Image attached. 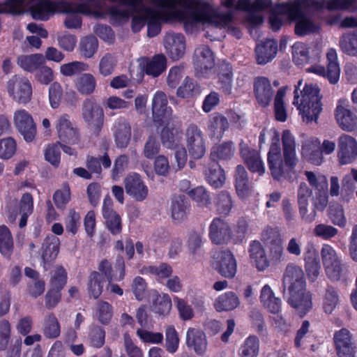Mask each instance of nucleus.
Returning <instances> with one entry per match:
<instances>
[{"instance_id":"obj_21","label":"nucleus","mask_w":357,"mask_h":357,"mask_svg":"<svg viewBox=\"0 0 357 357\" xmlns=\"http://www.w3.org/2000/svg\"><path fill=\"white\" fill-rule=\"evenodd\" d=\"M56 129L58 137L61 142L70 144H75L79 142L78 130L73 127L68 114H64L59 117Z\"/></svg>"},{"instance_id":"obj_9","label":"nucleus","mask_w":357,"mask_h":357,"mask_svg":"<svg viewBox=\"0 0 357 357\" xmlns=\"http://www.w3.org/2000/svg\"><path fill=\"white\" fill-rule=\"evenodd\" d=\"M253 93L256 104L260 108L269 107L275 98V90L271 80L264 76H258L253 80Z\"/></svg>"},{"instance_id":"obj_22","label":"nucleus","mask_w":357,"mask_h":357,"mask_svg":"<svg viewBox=\"0 0 357 357\" xmlns=\"http://www.w3.org/2000/svg\"><path fill=\"white\" fill-rule=\"evenodd\" d=\"M337 158L340 165L351 163L357 155V142L355 138L342 135L338 140Z\"/></svg>"},{"instance_id":"obj_29","label":"nucleus","mask_w":357,"mask_h":357,"mask_svg":"<svg viewBox=\"0 0 357 357\" xmlns=\"http://www.w3.org/2000/svg\"><path fill=\"white\" fill-rule=\"evenodd\" d=\"M218 89L225 95L231 93L233 82V68L231 63L223 61L218 66Z\"/></svg>"},{"instance_id":"obj_50","label":"nucleus","mask_w":357,"mask_h":357,"mask_svg":"<svg viewBox=\"0 0 357 357\" xmlns=\"http://www.w3.org/2000/svg\"><path fill=\"white\" fill-rule=\"evenodd\" d=\"M104 282V277L99 272L92 271L87 284L89 294L94 299L98 298L102 293Z\"/></svg>"},{"instance_id":"obj_42","label":"nucleus","mask_w":357,"mask_h":357,"mask_svg":"<svg viewBox=\"0 0 357 357\" xmlns=\"http://www.w3.org/2000/svg\"><path fill=\"white\" fill-rule=\"evenodd\" d=\"M202 92L201 86L194 79L187 76L181 85L177 89L178 97L188 99L199 96Z\"/></svg>"},{"instance_id":"obj_55","label":"nucleus","mask_w":357,"mask_h":357,"mask_svg":"<svg viewBox=\"0 0 357 357\" xmlns=\"http://www.w3.org/2000/svg\"><path fill=\"white\" fill-rule=\"evenodd\" d=\"M53 201L59 210L63 211L71 199L70 187L68 182L63 183L61 188L53 194Z\"/></svg>"},{"instance_id":"obj_64","label":"nucleus","mask_w":357,"mask_h":357,"mask_svg":"<svg viewBox=\"0 0 357 357\" xmlns=\"http://www.w3.org/2000/svg\"><path fill=\"white\" fill-rule=\"evenodd\" d=\"M146 270L147 273L154 275L160 282L169 278L173 273L172 267L169 264L164 262L158 266H149Z\"/></svg>"},{"instance_id":"obj_14","label":"nucleus","mask_w":357,"mask_h":357,"mask_svg":"<svg viewBox=\"0 0 357 357\" xmlns=\"http://www.w3.org/2000/svg\"><path fill=\"white\" fill-rule=\"evenodd\" d=\"M167 105L165 93L160 91H157L152 100V115L153 120L158 126H161L169 121L172 110Z\"/></svg>"},{"instance_id":"obj_46","label":"nucleus","mask_w":357,"mask_h":357,"mask_svg":"<svg viewBox=\"0 0 357 357\" xmlns=\"http://www.w3.org/2000/svg\"><path fill=\"white\" fill-rule=\"evenodd\" d=\"M42 332L47 339H55L60 335L61 325L54 313H49L45 317Z\"/></svg>"},{"instance_id":"obj_62","label":"nucleus","mask_w":357,"mask_h":357,"mask_svg":"<svg viewBox=\"0 0 357 357\" xmlns=\"http://www.w3.org/2000/svg\"><path fill=\"white\" fill-rule=\"evenodd\" d=\"M96 315L102 324H109L113 317L112 305L107 301H98L96 305Z\"/></svg>"},{"instance_id":"obj_26","label":"nucleus","mask_w":357,"mask_h":357,"mask_svg":"<svg viewBox=\"0 0 357 357\" xmlns=\"http://www.w3.org/2000/svg\"><path fill=\"white\" fill-rule=\"evenodd\" d=\"M164 45L173 60L182 58L185 52V38L182 33H172L165 36Z\"/></svg>"},{"instance_id":"obj_15","label":"nucleus","mask_w":357,"mask_h":357,"mask_svg":"<svg viewBox=\"0 0 357 357\" xmlns=\"http://www.w3.org/2000/svg\"><path fill=\"white\" fill-rule=\"evenodd\" d=\"M333 342L337 356L338 357H355V344L352 342V335L350 331L342 328L335 332Z\"/></svg>"},{"instance_id":"obj_2","label":"nucleus","mask_w":357,"mask_h":357,"mask_svg":"<svg viewBox=\"0 0 357 357\" xmlns=\"http://www.w3.org/2000/svg\"><path fill=\"white\" fill-rule=\"evenodd\" d=\"M284 161L281 158L280 135L275 132L267 155V161L273 179L280 181L285 178L296 165L295 139L289 130H284L282 134Z\"/></svg>"},{"instance_id":"obj_5","label":"nucleus","mask_w":357,"mask_h":357,"mask_svg":"<svg viewBox=\"0 0 357 357\" xmlns=\"http://www.w3.org/2000/svg\"><path fill=\"white\" fill-rule=\"evenodd\" d=\"M82 116L84 122L92 127L95 133H100L104 125L105 115L102 107L94 98L91 97L84 100Z\"/></svg>"},{"instance_id":"obj_33","label":"nucleus","mask_w":357,"mask_h":357,"mask_svg":"<svg viewBox=\"0 0 357 357\" xmlns=\"http://www.w3.org/2000/svg\"><path fill=\"white\" fill-rule=\"evenodd\" d=\"M305 269L308 280L311 282H315L320 273V259L317 252L312 248L304 252Z\"/></svg>"},{"instance_id":"obj_40","label":"nucleus","mask_w":357,"mask_h":357,"mask_svg":"<svg viewBox=\"0 0 357 357\" xmlns=\"http://www.w3.org/2000/svg\"><path fill=\"white\" fill-rule=\"evenodd\" d=\"M235 146L231 141L225 142L213 146L211 150V160H229L234 156Z\"/></svg>"},{"instance_id":"obj_44","label":"nucleus","mask_w":357,"mask_h":357,"mask_svg":"<svg viewBox=\"0 0 357 357\" xmlns=\"http://www.w3.org/2000/svg\"><path fill=\"white\" fill-rule=\"evenodd\" d=\"M239 304L237 295L233 291H227L218 297L214 305L218 312H222L234 310Z\"/></svg>"},{"instance_id":"obj_6","label":"nucleus","mask_w":357,"mask_h":357,"mask_svg":"<svg viewBox=\"0 0 357 357\" xmlns=\"http://www.w3.org/2000/svg\"><path fill=\"white\" fill-rule=\"evenodd\" d=\"M321 256L327 277L332 281L340 280L343 271V264L335 249L328 244H324L321 250Z\"/></svg>"},{"instance_id":"obj_37","label":"nucleus","mask_w":357,"mask_h":357,"mask_svg":"<svg viewBox=\"0 0 357 357\" xmlns=\"http://www.w3.org/2000/svg\"><path fill=\"white\" fill-rule=\"evenodd\" d=\"M161 130L160 138L164 146L173 149L179 145L182 138V130L179 128H175L167 121Z\"/></svg>"},{"instance_id":"obj_17","label":"nucleus","mask_w":357,"mask_h":357,"mask_svg":"<svg viewBox=\"0 0 357 357\" xmlns=\"http://www.w3.org/2000/svg\"><path fill=\"white\" fill-rule=\"evenodd\" d=\"M186 137L190 155L195 159L202 158L206 152V147L200 129L196 125H190L187 128Z\"/></svg>"},{"instance_id":"obj_56","label":"nucleus","mask_w":357,"mask_h":357,"mask_svg":"<svg viewBox=\"0 0 357 357\" xmlns=\"http://www.w3.org/2000/svg\"><path fill=\"white\" fill-rule=\"evenodd\" d=\"M355 182H357V169H351V174H347L342 181L341 195L344 200L349 202L355 190Z\"/></svg>"},{"instance_id":"obj_4","label":"nucleus","mask_w":357,"mask_h":357,"mask_svg":"<svg viewBox=\"0 0 357 357\" xmlns=\"http://www.w3.org/2000/svg\"><path fill=\"white\" fill-rule=\"evenodd\" d=\"M303 80L298 82L294 91V97L293 104L299 112V115L304 122L310 123H317L319 114L322 111V96L320 94V89L317 84L305 83L301 91V96L298 90Z\"/></svg>"},{"instance_id":"obj_16","label":"nucleus","mask_w":357,"mask_h":357,"mask_svg":"<svg viewBox=\"0 0 357 357\" xmlns=\"http://www.w3.org/2000/svg\"><path fill=\"white\" fill-rule=\"evenodd\" d=\"M214 267L220 275L228 279L234 278L237 271L236 259L229 250L217 253Z\"/></svg>"},{"instance_id":"obj_8","label":"nucleus","mask_w":357,"mask_h":357,"mask_svg":"<svg viewBox=\"0 0 357 357\" xmlns=\"http://www.w3.org/2000/svg\"><path fill=\"white\" fill-rule=\"evenodd\" d=\"M195 75L198 78L208 77L215 65L214 54L207 45H201L195 49L193 58Z\"/></svg>"},{"instance_id":"obj_36","label":"nucleus","mask_w":357,"mask_h":357,"mask_svg":"<svg viewBox=\"0 0 357 357\" xmlns=\"http://www.w3.org/2000/svg\"><path fill=\"white\" fill-rule=\"evenodd\" d=\"M191 206L185 195H178L173 198L171 204L172 218L178 222L187 218L190 212Z\"/></svg>"},{"instance_id":"obj_57","label":"nucleus","mask_w":357,"mask_h":357,"mask_svg":"<svg viewBox=\"0 0 357 357\" xmlns=\"http://www.w3.org/2000/svg\"><path fill=\"white\" fill-rule=\"evenodd\" d=\"M292 59L298 66H303L310 62L309 50L303 43H296L292 46Z\"/></svg>"},{"instance_id":"obj_58","label":"nucleus","mask_w":357,"mask_h":357,"mask_svg":"<svg viewBox=\"0 0 357 357\" xmlns=\"http://www.w3.org/2000/svg\"><path fill=\"white\" fill-rule=\"evenodd\" d=\"M68 282V273L63 266H57L50 279V287L63 290Z\"/></svg>"},{"instance_id":"obj_13","label":"nucleus","mask_w":357,"mask_h":357,"mask_svg":"<svg viewBox=\"0 0 357 357\" xmlns=\"http://www.w3.org/2000/svg\"><path fill=\"white\" fill-rule=\"evenodd\" d=\"M208 237L215 245L228 243L232 237V230L229 224L220 217L213 218L209 225Z\"/></svg>"},{"instance_id":"obj_27","label":"nucleus","mask_w":357,"mask_h":357,"mask_svg":"<svg viewBox=\"0 0 357 357\" xmlns=\"http://www.w3.org/2000/svg\"><path fill=\"white\" fill-rule=\"evenodd\" d=\"M59 238L54 235L47 236L42 245V260L43 268L47 271L54 263L59 252Z\"/></svg>"},{"instance_id":"obj_11","label":"nucleus","mask_w":357,"mask_h":357,"mask_svg":"<svg viewBox=\"0 0 357 357\" xmlns=\"http://www.w3.org/2000/svg\"><path fill=\"white\" fill-rule=\"evenodd\" d=\"M326 59L328 61L326 68L324 66H314L310 68L309 71L326 77L331 84H335L339 81L340 68L337 61V52L334 48L328 50Z\"/></svg>"},{"instance_id":"obj_30","label":"nucleus","mask_w":357,"mask_h":357,"mask_svg":"<svg viewBox=\"0 0 357 357\" xmlns=\"http://www.w3.org/2000/svg\"><path fill=\"white\" fill-rule=\"evenodd\" d=\"M312 191L305 183H301L298 190V204L301 218L305 223H311L316 218L315 211H311L307 214L308 198L311 196Z\"/></svg>"},{"instance_id":"obj_20","label":"nucleus","mask_w":357,"mask_h":357,"mask_svg":"<svg viewBox=\"0 0 357 357\" xmlns=\"http://www.w3.org/2000/svg\"><path fill=\"white\" fill-rule=\"evenodd\" d=\"M346 100H339L335 111V117L340 128L347 132H351L357 126V117L348 108Z\"/></svg>"},{"instance_id":"obj_52","label":"nucleus","mask_w":357,"mask_h":357,"mask_svg":"<svg viewBox=\"0 0 357 357\" xmlns=\"http://www.w3.org/2000/svg\"><path fill=\"white\" fill-rule=\"evenodd\" d=\"M98 48V40L93 35L82 38L79 43V50L80 55L85 59L92 58Z\"/></svg>"},{"instance_id":"obj_12","label":"nucleus","mask_w":357,"mask_h":357,"mask_svg":"<svg viewBox=\"0 0 357 357\" xmlns=\"http://www.w3.org/2000/svg\"><path fill=\"white\" fill-rule=\"evenodd\" d=\"M98 270L107 278L109 283L120 282L126 276L124 259L121 255H118L114 265L109 261L105 259L100 262Z\"/></svg>"},{"instance_id":"obj_32","label":"nucleus","mask_w":357,"mask_h":357,"mask_svg":"<svg viewBox=\"0 0 357 357\" xmlns=\"http://www.w3.org/2000/svg\"><path fill=\"white\" fill-rule=\"evenodd\" d=\"M213 204L217 214L227 217L234 207V201L229 192L221 190L214 195Z\"/></svg>"},{"instance_id":"obj_51","label":"nucleus","mask_w":357,"mask_h":357,"mask_svg":"<svg viewBox=\"0 0 357 357\" xmlns=\"http://www.w3.org/2000/svg\"><path fill=\"white\" fill-rule=\"evenodd\" d=\"M294 33L299 37H303L318 31L319 26L306 15L295 21Z\"/></svg>"},{"instance_id":"obj_61","label":"nucleus","mask_w":357,"mask_h":357,"mask_svg":"<svg viewBox=\"0 0 357 357\" xmlns=\"http://www.w3.org/2000/svg\"><path fill=\"white\" fill-rule=\"evenodd\" d=\"M259 349V341L257 336L250 335L241 346L240 357H257Z\"/></svg>"},{"instance_id":"obj_45","label":"nucleus","mask_w":357,"mask_h":357,"mask_svg":"<svg viewBox=\"0 0 357 357\" xmlns=\"http://www.w3.org/2000/svg\"><path fill=\"white\" fill-rule=\"evenodd\" d=\"M286 88L282 86L278 89L274 98L273 107L275 120L285 122L287 120V110L284 102Z\"/></svg>"},{"instance_id":"obj_3","label":"nucleus","mask_w":357,"mask_h":357,"mask_svg":"<svg viewBox=\"0 0 357 357\" xmlns=\"http://www.w3.org/2000/svg\"><path fill=\"white\" fill-rule=\"evenodd\" d=\"M283 284L288 285L289 303L301 317L312 307V294L306 291V283L303 269L296 265L289 264L285 270Z\"/></svg>"},{"instance_id":"obj_49","label":"nucleus","mask_w":357,"mask_h":357,"mask_svg":"<svg viewBox=\"0 0 357 357\" xmlns=\"http://www.w3.org/2000/svg\"><path fill=\"white\" fill-rule=\"evenodd\" d=\"M340 47L344 53L357 56V30L344 33L340 39Z\"/></svg>"},{"instance_id":"obj_38","label":"nucleus","mask_w":357,"mask_h":357,"mask_svg":"<svg viewBox=\"0 0 357 357\" xmlns=\"http://www.w3.org/2000/svg\"><path fill=\"white\" fill-rule=\"evenodd\" d=\"M260 301L264 308L272 314H278L281 310V299L275 296L274 292L268 284H265L262 287Z\"/></svg>"},{"instance_id":"obj_59","label":"nucleus","mask_w":357,"mask_h":357,"mask_svg":"<svg viewBox=\"0 0 357 357\" xmlns=\"http://www.w3.org/2000/svg\"><path fill=\"white\" fill-rule=\"evenodd\" d=\"M87 339L90 346L94 348H101L105 342V331L104 328L93 325L89 327Z\"/></svg>"},{"instance_id":"obj_35","label":"nucleus","mask_w":357,"mask_h":357,"mask_svg":"<svg viewBox=\"0 0 357 357\" xmlns=\"http://www.w3.org/2000/svg\"><path fill=\"white\" fill-rule=\"evenodd\" d=\"M234 177L238 196L241 199L248 197L252 192V186L249 182L248 172L243 165H237Z\"/></svg>"},{"instance_id":"obj_53","label":"nucleus","mask_w":357,"mask_h":357,"mask_svg":"<svg viewBox=\"0 0 357 357\" xmlns=\"http://www.w3.org/2000/svg\"><path fill=\"white\" fill-rule=\"evenodd\" d=\"M75 86L82 95L92 94L96 87V79L91 73L82 74L77 79Z\"/></svg>"},{"instance_id":"obj_54","label":"nucleus","mask_w":357,"mask_h":357,"mask_svg":"<svg viewBox=\"0 0 357 357\" xmlns=\"http://www.w3.org/2000/svg\"><path fill=\"white\" fill-rule=\"evenodd\" d=\"M101 165L105 169L110 167L112 161L107 153H105L104 155L100 158L90 155L87 156L86 166L91 173L101 174Z\"/></svg>"},{"instance_id":"obj_63","label":"nucleus","mask_w":357,"mask_h":357,"mask_svg":"<svg viewBox=\"0 0 357 357\" xmlns=\"http://www.w3.org/2000/svg\"><path fill=\"white\" fill-rule=\"evenodd\" d=\"M172 308V301L167 294L157 295L153 303V311L159 315L165 316Z\"/></svg>"},{"instance_id":"obj_25","label":"nucleus","mask_w":357,"mask_h":357,"mask_svg":"<svg viewBox=\"0 0 357 357\" xmlns=\"http://www.w3.org/2000/svg\"><path fill=\"white\" fill-rule=\"evenodd\" d=\"M112 130L116 147L126 148L131 138V126L128 121L124 117L118 118L115 120Z\"/></svg>"},{"instance_id":"obj_48","label":"nucleus","mask_w":357,"mask_h":357,"mask_svg":"<svg viewBox=\"0 0 357 357\" xmlns=\"http://www.w3.org/2000/svg\"><path fill=\"white\" fill-rule=\"evenodd\" d=\"M167 68V59L162 54L155 55L145 66L144 71L148 75L157 77Z\"/></svg>"},{"instance_id":"obj_1","label":"nucleus","mask_w":357,"mask_h":357,"mask_svg":"<svg viewBox=\"0 0 357 357\" xmlns=\"http://www.w3.org/2000/svg\"><path fill=\"white\" fill-rule=\"evenodd\" d=\"M158 9L147 8L146 17L147 36L153 38L161 31L160 11L167 12L174 10L178 4L183 7L190 15L192 21L196 23L211 22L214 17L212 6L204 0H152Z\"/></svg>"},{"instance_id":"obj_10","label":"nucleus","mask_w":357,"mask_h":357,"mask_svg":"<svg viewBox=\"0 0 357 357\" xmlns=\"http://www.w3.org/2000/svg\"><path fill=\"white\" fill-rule=\"evenodd\" d=\"M262 240L268 248L270 261L273 264L281 262L283 260L284 247L280 232L268 227L264 231Z\"/></svg>"},{"instance_id":"obj_43","label":"nucleus","mask_w":357,"mask_h":357,"mask_svg":"<svg viewBox=\"0 0 357 357\" xmlns=\"http://www.w3.org/2000/svg\"><path fill=\"white\" fill-rule=\"evenodd\" d=\"M14 250L12 234L6 225L0 226V253L6 259H10Z\"/></svg>"},{"instance_id":"obj_7","label":"nucleus","mask_w":357,"mask_h":357,"mask_svg":"<svg viewBox=\"0 0 357 357\" xmlns=\"http://www.w3.org/2000/svg\"><path fill=\"white\" fill-rule=\"evenodd\" d=\"M7 91L10 97L19 104L26 105L31 100L32 86L26 77L13 76L8 82Z\"/></svg>"},{"instance_id":"obj_39","label":"nucleus","mask_w":357,"mask_h":357,"mask_svg":"<svg viewBox=\"0 0 357 357\" xmlns=\"http://www.w3.org/2000/svg\"><path fill=\"white\" fill-rule=\"evenodd\" d=\"M302 155L311 164L321 165L324 162V157L321 151L319 139L316 138L305 144L302 148Z\"/></svg>"},{"instance_id":"obj_19","label":"nucleus","mask_w":357,"mask_h":357,"mask_svg":"<svg viewBox=\"0 0 357 357\" xmlns=\"http://www.w3.org/2000/svg\"><path fill=\"white\" fill-rule=\"evenodd\" d=\"M124 185L126 193L135 200L142 202L147 197L149 188L139 174H128L124 180Z\"/></svg>"},{"instance_id":"obj_28","label":"nucleus","mask_w":357,"mask_h":357,"mask_svg":"<svg viewBox=\"0 0 357 357\" xmlns=\"http://www.w3.org/2000/svg\"><path fill=\"white\" fill-rule=\"evenodd\" d=\"M240 154L248 169L253 173L262 175L265 172L264 162L259 153L247 145L241 146Z\"/></svg>"},{"instance_id":"obj_34","label":"nucleus","mask_w":357,"mask_h":357,"mask_svg":"<svg viewBox=\"0 0 357 357\" xmlns=\"http://www.w3.org/2000/svg\"><path fill=\"white\" fill-rule=\"evenodd\" d=\"M204 175L208 183L215 188L222 187L225 183V172L218 162L211 160L206 167Z\"/></svg>"},{"instance_id":"obj_60","label":"nucleus","mask_w":357,"mask_h":357,"mask_svg":"<svg viewBox=\"0 0 357 357\" xmlns=\"http://www.w3.org/2000/svg\"><path fill=\"white\" fill-rule=\"evenodd\" d=\"M187 193L198 206L208 207L211 204L210 193L203 186L191 189Z\"/></svg>"},{"instance_id":"obj_47","label":"nucleus","mask_w":357,"mask_h":357,"mask_svg":"<svg viewBox=\"0 0 357 357\" xmlns=\"http://www.w3.org/2000/svg\"><path fill=\"white\" fill-rule=\"evenodd\" d=\"M18 63L24 70L33 73L45 64V58L42 54H32L19 58Z\"/></svg>"},{"instance_id":"obj_24","label":"nucleus","mask_w":357,"mask_h":357,"mask_svg":"<svg viewBox=\"0 0 357 357\" xmlns=\"http://www.w3.org/2000/svg\"><path fill=\"white\" fill-rule=\"evenodd\" d=\"M30 13L36 20L47 21L55 12L62 13L60 2H52L49 0H40L30 7Z\"/></svg>"},{"instance_id":"obj_41","label":"nucleus","mask_w":357,"mask_h":357,"mask_svg":"<svg viewBox=\"0 0 357 357\" xmlns=\"http://www.w3.org/2000/svg\"><path fill=\"white\" fill-rule=\"evenodd\" d=\"M278 10L280 13L286 15L291 22H295L305 15L302 0H294L280 4Z\"/></svg>"},{"instance_id":"obj_23","label":"nucleus","mask_w":357,"mask_h":357,"mask_svg":"<svg viewBox=\"0 0 357 357\" xmlns=\"http://www.w3.org/2000/svg\"><path fill=\"white\" fill-rule=\"evenodd\" d=\"M185 344L190 351H193L197 356H204L208 347L205 333L200 329L189 328L186 332Z\"/></svg>"},{"instance_id":"obj_31","label":"nucleus","mask_w":357,"mask_h":357,"mask_svg":"<svg viewBox=\"0 0 357 357\" xmlns=\"http://www.w3.org/2000/svg\"><path fill=\"white\" fill-rule=\"evenodd\" d=\"M278 52V42L275 40H266L255 47L257 63L265 65L273 60Z\"/></svg>"},{"instance_id":"obj_18","label":"nucleus","mask_w":357,"mask_h":357,"mask_svg":"<svg viewBox=\"0 0 357 357\" xmlns=\"http://www.w3.org/2000/svg\"><path fill=\"white\" fill-rule=\"evenodd\" d=\"M14 120L16 128L26 142H32L36 135V126L31 115L25 109L15 112Z\"/></svg>"}]
</instances>
